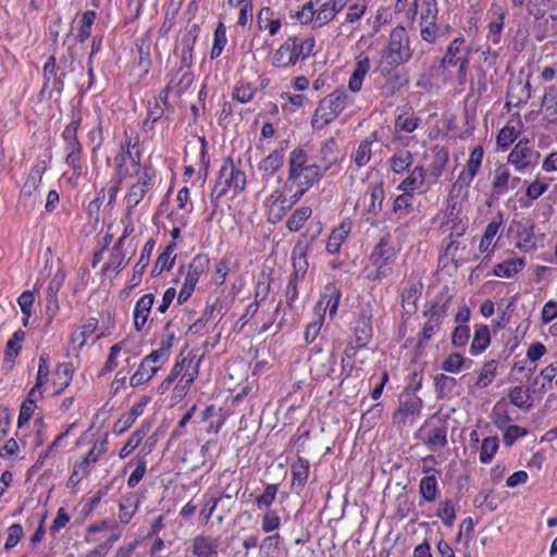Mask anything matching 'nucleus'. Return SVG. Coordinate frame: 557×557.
Listing matches in <instances>:
<instances>
[{"instance_id": "obj_1", "label": "nucleus", "mask_w": 557, "mask_h": 557, "mask_svg": "<svg viewBox=\"0 0 557 557\" xmlns=\"http://www.w3.org/2000/svg\"><path fill=\"white\" fill-rule=\"evenodd\" d=\"M315 40L312 36H290L275 51L272 64L275 67H289L299 61L308 59L314 49Z\"/></svg>"}, {"instance_id": "obj_2", "label": "nucleus", "mask_w": 557, "mask_h": 557, "mask_svg": "<svg viewBox=\"0 0 557 557\" xmlns=\"http://www.w3.org/2000/svg\"><path fill=\"white\" fill-rule=\"evenodd\" d=\"M349 103V97L343 89H336L327 97L322 99L311 120V126L314 129H322L334 121Z\"/></svg>"}, {"instance_id": "obj_3", "label": "nucleus", "mask_w": 557, "mask_h": 557, "mask_svg": "<svg viewBox=\"0 0 557 557\" xmlns=\"http://www.w3.org/2000/svg\"><path fill=\"white\" fill-rule=\"evenodd\" d=\"M412 51L407 30L404 26H396L389 34V40L386 49L383 51L382 59L388 65H400L410 60Z\"/></svg>"}, {"instance_id": "obj_4", "label": "nucleus", "mask_w": 557, "mask_h": 557, "mask_svg": "<svg viewBox=\"0 0 557 557\" xmlns=\"http://www.w3.org/2000/svg\"><path fill=\"white\" fill-rule=\"evenodd\" d=\"M397 252L389 245L388 236H383L379 244L373 248L370 255L371 264L375 268L368 277L373 281H381L393 273V263L396 260Z\"/></svg>"}, {"instance_id": "obj_5", "label": "nucleus", "mask_w": 557, "mask_h": 557, "mask_svg": "<svg viewBox=\"0 0 557 557\" xmlns=\"http://www.w3.org/2000/svg\"><path fill=\"white\" fill-rule=\"evenodd\" d=\"M471 47L466 42L465 38H455L441 61L443 67H458V81L463 84L467 81V72L470 62Z\"/></svg>"}, {"instance_id": "obj_6", "label": "nucleus", "mask_w": 557, "mask_h": 557, "mask_svg": "<svg viewBox=\"0 0 557 557\" xmlns=\"http://www.w3.org/2000/svg\"><path fill=\"white\" fill-rule=\"evenodd\" d=\"M377 72L382 77V82L379 83V91L385 99L395 96L409 84L408 71L399 65L382 64L377 67Z\"/></svg>"}, {"instance_id": "obj_7", "label": "nucleus", "mask_w": 557, "mask_h": 557, "mask_svg": "<svg viewBox=\"0 0 557 557\" xmlns=\"http://www.w3.org/2000/svg\"><path fill=\"white\" fill-rule=\"evenodd\" d=\"M81 124V117L73 119V121L65 126L62 138L65 143L66 150V163L74 170L75 173H81L82 164H81V156H82V145L77 138V131Z\"/></svg>"}, {"instance_id": "obj_8", "label": "nucleus", "mask_w": 557, "mask_h": 557, "mask_svg": "<svg viewBox=\"0 0 557 557\" xmlns=\"http://www.w3.org/2000/svg\"><path fill=\"white\" fill-rule=\"evenodd\" d=\"M448 304L449 299H446L443 304H438L436 301L423 312V315L428 318V321L425 322L418 339L419 346L425 345V343L433 336L435 330L447 314Z\"/></svg>"}, {"instance_id": "obj_9", "label": "nucleus", "mask_w": 557, "mask_h": 557, "mask_svg": "<svg viewBox=\"0 0 557 557\" xmlns=\"http://www.w3.org/2000/svg\"><path fill=\"white\" fill-rule=\"evenodd\" d=\"M153 173H151L149 169H145L138 181L131 186L129 191L125 197L128 214L140 203L146 194L153 187Z\"/></svg>"}, {"instance_id": "obj_10", "label": "nucleus", "mask_w": 557, "mask_h": 557, "mask_svg": "<svg viewBox=\"0 0 557 557\" xmlns=\"http://www.w3.org/2000/svg\"><path fill=\"white\" fill-rule=\"evenodd\" d=\"M528 140H520L508 156V162L513 164L518 171H523L540 159V152L528 145Z\"/></svg>"}, {"instance_id": "obj_11", "label": "nucleus", "mask_w": 557, "mask_h": 557, "mask_svg": "<svg viewBox=\"0 0 557 557\" xmlns=\"http://www.w3.org/2000/svg\"><path fill=\"white\" fill-rule=\"evenodd\" d=\"M372 317L373 312L370 304H367L360 311L358 319L356 320V324L354 327V336L351 337L355 341L357 346H367L371 341L373 335L372 330Z\"/></svg>"}, {"instance_id": "obj_12", "label": "nucleus", "mask_w": 557, "mask_h": 557, "mask_svg": "<svg viewBox=\"0 0 557 557\" xmlns=\"http://www.w3.org/2000/svg\"><path fill=\"white\" fill-rule=\"evenodd\" d=\"M220 180H224L235 194H239L245 189L246 175L235 165L232 158H225L219 171Z\"/></svg>"}, {"instance_id": "obj_13", "label": "nucleus", "mask_w": 557, "mask_h": 557, "mask_svg": "<svg viewBox=\"0 0 557 557\" xmlns=\"http://www.w3.org/2000/svg\"><path fill=\"white\" fill-rule=\"evenodd\" d=\"M325 173L315 163L309 164L304 171L300 182H297V188L292 196L290 202H298L310 187L321 181Z\"/></svg>"}, {"instance_id": "obj_14", "label": "nucleus", "mask_w": 557, "mask_h": 557, "mask_svg": "<svg viewBox=\"0 0 557 557\" xmlns=\"http://www.w3.org/2000/svg\"><path fill=\"white\" fill-rule=\"evenodd\" d=\"M383 200L384 189L382 184L370 185L362 196L364 214L368 215L367 220L376 216L381 212Z\"/></svg>"}, {"instance_id": "obj_15", "label": "nucleus", "mask_w": 557, "mask_h": 557, "mask_svg": "<svg viewBox=\"0 0 557 557\" xmlns=\"http://www.w3.org/2000/svg\"><path fill=\"white\" fill-rule=\"evenodd\" d=\"M315 235H312L308 238L304 235L298 243L295 245L293 249V265H294V274L293 277L297 278L298 275H304L308 269L307 253L309 247L314 239Z\"/></svg>"}, {"instance_id": "obj_16", "label": "nucleus", "mask_w": 557, "mask_h": 557, "mask_svg": "<svg viewBox=\"0 0 557 557\" xmlns=\"http://www.w3.org/2000/svg\"><path fill=\"white\" fill-rule=\"evenodd\" d=\"M339 158V148L335 138L331 137L322 143L318 161L314 162L321 170L327 172Z\"/></svg>"}, {"instance_id": "obj_17", "label": "nucleus", "mask_w": 557, "mask_h": 557, "mask_svg": "<svg viewBox=\"0 0 557 557\" xmlns=\"http://www.w3.org/2000/svg\"><path fill=\"white\" fill-rule=\"evenodd\" d=\"M319 2L315 22L319 26L330 23L346 5L347 0H314Z\"/></svg>"}, {"instance_id": "obj_18", "label": "nucleus", "mask_w": 557, "mask_h": 557, "mask_svg": "<svg viewBox=\"0 0 557 557\" xmlns=\"http://www.w3.org/2000/svg\"><path fill=\"white\" fill-rule=\"evenodd\" d=\"M483 159V148L476 146L472 149L466 169L459 174L456 184L469 186L478 174Z\"/></svg>"}, {"instance_id": "obj_19", "label": "nucleus", "mask_w": 557, "mask_h": 557, "mask_svg": "<svg viewBox=\"0 0 557 557\" xmlns=\"http://www.w3.org/2000/svg\"><path fill=\"white\" fill-rule=\"evenodd\" d=\"M371 62L368 55L360 53L355 63V69L348 81V88L352 92H358L362 88V83L366 75L369 73Z\"/></svg>"}, {"instance_id": "obj_20", "label": "nucleus", "mask_w": 557, "mask_h": 557, "mask_svg": "<svg viewBox=\"0 0 557 557\" xmlns=\"http://www.w3.org/2000/svg\"><path fill=\"white\" fill-rule=\"evenodd\" d=\"M154 302L152 294H146L136 302L134 310V326L137 331L145 329Z\"/></svg>"}, {"instance_id": "obj_21", "label": "nucleus", "mask_w": 557, "mask_h": 557, "mask_svg": "<svg viewBox=\"0 0 557 557\" xmlns=\"http://www.w3.org/2000/svg\"><path fill=\"white\" fill-rule=\"evenodd\" d=\"M75 58L76 53L74 47L69 46L67 53L61 57L60 62L58 64L60 75L55 77L52 83V87L58 94H61L64 88V77L67 75V73L74 71Z\"/></svg>"}, {"instance_id": "obj_22", "label": "nucleus", "mask_w": 557, "mask_h": 557, "mask_svg": "<svg viewBox=\"0 0 557 557\" xmlns=\"http://www.w3.org/2000/svg\"><path fill=\"white\" fill-rule=\"evenodd\" d=\"M422 408V400L418 396L407 395L400 400L398 410L394 413L396 422L405 423L409 417L419 414Z\"/></svg>"}, {"instance_id": "obj_23", "label": "nucleus", "mask_w": 557, "mask_h": 557, "mask_svg": "<svg viewBox=\"0 0 557 557\" xmlns=\"http://www.w3.org/2000/svg\"><path fill=\"white\" fill-rule=\"evenodd\" d=\"M236 502L232 496L231 498L221 494L218 497L211 496V506L209 507V512L206 515V520L208 521L210 517L216 511V520L222 523L225 519V516L232 511L235 507Z\"/></svg>"}, {"instance_id": "obj_24", "label": "nucleus", "mask_w": 557, "mask_h": 557, "mask_svg": "<svg viewBox=\"0 0 557 557\" xmlns=\"http://www.w3.org/2000/svg\"><path fill=\"white\" fill-rule=\"evenodd\" d=\"M64 275L55 274L54 277L49 282L46 293V313L48 315V322L54 318L55 313L59 310L58 304V292L63 283Z\"/></svg>"}, {"instance_id": "obj_25", "label": "nucleus", "mask_w": 557, "mask_h": 557, "mask_svg": "<svg viewBox=\"0 0 557 557\" xmlns=\"http://www.w3.org/2000/svg\"><path fill=\"white\" fill-rule=\"evenodd\" d=\"M432 162L429 165V173L435 181L443 174V171L448 162L449 152L444 146L434 145L431 149Z\"/></svg>"}, {"instance_id": "obj_26", "label": "nucleus", "mask_w": 557, "mask_h": 557, "mask_svg": "<svg viewBox=\"0 0 557 557\" xmlns=\"http://www.w3.org/2000/svg\"><path fill=\"white\" fill-rule=\"evenodd\" d=\"M46 170L47 160L38 159L22 188L23 196L30 197L33 195V193L37 189L39 183L41 182V177Z\"/></svg>"}, {"instance_id": "obj_27", "label": "nucleus", "mask_w": 557, "mask_h": 557, "mask_svg": "<svg viewBox=\"0 0 557 557\" xmlns=\"http://www.w3.org/2000/svg\"><path fill=\"white\" fill-rule=\"evenodd\" d=\"M141 500V495L137 492H131L120 502L119 518L122 523H128L137 510Z\"/></svg>"}, {"instance_id": "obj_28", "label": "nucleus", "mask_w": 557, "mask_h": 557, "mask_svg": "<svg viewBox=\"0 0 557 557\" xmlns=\"http://www.w3.org/2000/svg\"><path fill=\"white\" fill-rule=\"evenodd\" d=\"M219 540L198 535L194 539L193 553L197 557H218Z\"/></svg>"}, {"instance_id": "obj_29", "label": "nucleus", "mask_w": 557, "mask_h": 557, "mask_svg": "<svg viewBox=\"0 0 557 557\" xmlns=\"http://www.w3.org/2000/svg\"><path fill=\"white\" fill-rule=\"evenodd\" d=\"M257 24L259 29L268 30L270 36H275L282 26L281 20L274 18V12L269 7H264L259 11Z\"/></svg>"}, {"instance_id": "obj_30", "label": "nucleus", "mask_w": 557, "mask_h": 557, "mask_svg": "<svg viewBox=\"0 0 557 557\" xmlns=\"http://www.w3.org/2000/svg\"><path fill=\"white\" fill-rule=\"evenodd\" d=\"M423 284L420 281H408V286L401 294L404 309L411 313L416 311V302L422 293Z\"/></svg>"}, {"instance_id": "obj_31", "label": "nucleus", "mask_w": 557, "mask_h": 557, "mask_svg": "<svg viewBox=\"0 0 557 557\" xmlns=\"http://www.w3.org/2000/svg\"><path fill=\"white\" fill-rule=\"evenodd\" d=\"M426 171L423 165H417L409 175L399 184L398 189L403 191H413L424 185Z\"/></svg>"}, {"instance_id": "obj_32", "label": "nucleus", "mask_w": 557, "mask_h": 557, "mask_svg": "<svg viewBox=\"0 0 557 557\" xmlns=\"http://www.w3.org/2000/svg\"><path fill=\"white\" fill-rule=\"evenodd\" d=\"M209 262L208 256L202 253L197 255L188 265L185 282L196 286L200 275L208 269Z\"/></svg>"}, {"instance_id": "obj_33", "label": "nucleus", "mask_w": 557, "mask_h": 557, "mask_svg": "<svg viewBox=\"0 0 557 557\" xmlns=\"http://www.w3.org/2000/svg\"><path fill=\"white\" fill-rule=\"evenodd\" d=\"M542 107L545 108L544 120L547 123H557V86H549L544 95Z\"/></svg>"}, {"instance_id": "obj_34", "label": "nucleus", "mask_w": 557, "mask_h": 557, "mask_svg": "<svg viewBox=\"0 0 557 557\" xmlns=\"http://www.w3.org/2000/svg\"><path fill=\"white\" fill-rule=\"evenodd\" d=\"M107 451V440L97 441L88 454L77 463L78 470L83 475L89 473L90 463L97 462L99 457Z\"/></svg>"}, {"instance_id": "obj_35", "label": "nucleus", "mask_w": 557, "mask_h": 557, "mask_svg": "<svg viewBox=\"0 0 557 557\" xmlns=\"http://www.w3.org/2000/svg\"><path fill=\"white\" fill-rule=\"evenodd\" d=\"M412 162V153L407 149L397 150L388 160L391 170L396 174L408 171Z\"/></svg>"}, {"instance_id": "obj_36", "label": "nucleus", "mask_w": 557, "mask_h": 557, "mask_svg": "<svg viewBox=\"0 0 557 557\" xmlns=\"http://www.w3.org/2000/svg\"><path fill=\"white\" fill-rule=\"evenodd\" d=\"M154 247L153 240H148L141 251V256L137 263L134 267L133 276H132V284L133 286L138 285L141 282L143 273L146 269V267L149 264L150 256L152 253Z\"/></svg>"}, {"instance_id": "obj_37", "label": "nucleus", "mask_w": 557, "mask_h": 557, "mask_svg": "<svg viewBox=\"0 0 557 557\" xmlns=\"http://www.w3.org/2000/svg\"><path fill=\"white\" fill-rule=\"evenodd\" d=\"M145 406H146L145 401L144 403L135 404L126 414L121 417L114 423V426H113L114 433L122 434L127 429H129L134 424V422L136 421L137 417L143 413Z\"/></svg>"}, {"instance_id": "obj_38", "label": "nucleus", "mask_w": 557, "mask_h": 557, "mask_svg": "<svg viewBox=\"0 0 557 557\" xmlns=\"http://www.w3.org/2000/svg\"><path fill=\"white\" fill-rule=\"evenodd\" d=\"M423 443L432 450L444 448L447 445V429L446 426L438 425L430 429L425 437L422 438Z\"/></svg>"}, {"instance_id": "obj_39", "label": "nucleus", "mask_w": 557, "mask_h": 557, "mask_svg": "<svg viewBox=\"0 0 557 557\" xmlns=\"http://www.w3.org/2000/svg\"><path fill=\"white\" fill-rule=\"evenodd\" d=\"M310 463L304 457H298L292 465L293 487L302 488L309 475Z\"/></svg>"}, {"instance_id": "obj_40", "label": "nucleus", "mask_w": 557, "mask_h": 557, "mask_svg": "<svg viewBox=\"0 0 557 557\" xmlns=\"http://www.w3.org/2000/svg\"><path fill=\"white\" fill-rule=\"evenodd\" d=\"M349 232L350 226L345 223H342L338 227L334 228L327 238L326 250L330 253L338 252Z\"/></svg>"}, {"instance_id": "obj_41", "label": "nucleus", "mask_w": 557, "mask_h": 557, "mask_svg": "<svg viewBox=\"0 0 557 557\" xmlns=\"http://www.w3.org/2000/svg\"><path fill=\"white\" fill-rule=\"evenodd\" d=\"M284 164L283 150L275 149L268 157H265L259 164V170L267 175L274 174Z\"/></svg>"}, {"instance_id": "obj_42", "label": "nucleus", "mask_w": 557, "mask_h": 557, "mask_svg": "<svg viewBox=\"0 0 557 557\" xmlns=\"http://www.w3.org/2000/svg\"><path fill=\"white\" fill-rule=\"evenodd\" d=\"M523 267H524L523 259H519V258L510 259V260H506L504 262L497 263L494 267L493 272L496 276H499V277H510L513 274L521 271L523 269Z\"/></svg>"}, {"instance_id": "obj_43", "label": "nucleus", "mask_w": 557, "mask_h": 557, "mask_svg": "<svg viewBox=\"0 0 557 557\" xmlns=\"http://www.w3.org/2000/svg\"><path fill=\"white\" fill-rule=\"evenodd\" d=\"M491 342L490 330L486 325H479L475 329L470 351L473 355L480 354L487 348Z\"/></svg>"}, {"instance_id": "obj_44", "label": "nucleus", "mask_w": 557, "mask_h": 557, "mask_svg": "<svg viewBox=\"0 0 557 557\" xmlns=\"http://www.w3.org/2000/svg\"><path fill=\"white\" fill-rule=\"evenodd\" d=\"M125 253L121 240H117L110 253L109 260L106 262L103 270L112 269L117 274L124 268Z\"/></svg>"}, {"instance_id": "obj_45", "label": "nucleus", "mask_w": 557, "mask_h": 557, "mask_svg": "<svg viewBox=\"0 0 557 557\" xmlns=\"http://www.w3.org/2000/svg\"><path fill=\"white\" fill-rule=\"evenodd\" d=\"M159 370V367L141 361L137 371L132 375L129 383L133 387L148 382Z\"/></svg>"}, {"instance_id": "obj_46", "label": "nucleus", "mask_w": 557, "mask_h": 557, "mask_svg": "<svg viewBox=\"0 0 557 557\" xmlns=\"http://www.w3.org/2000/svg\"><path fill=\"white\" fill-rule=\"evenodd\" d=\"M197 36L189 32L182 40V52H181V64L183 67H190L193 64V50L196 42Z\"/></svg>"}, {"instance_id": "obj_47", "label": "nucleus", "mask_w": 557, "mask_h": 557, "mask_svg": "<svg viewBox=\"0 0 557 557\" xmlns=\"http://www.w3.org/2000/svg\"><path fill=\"white\" fill-rule=\"evenodd\" d=\"M499 448L497 436H488L482 441L479 459L482 463H490Z\"/></svg>"}, {"instance_id": "obj_48", "label": "nucleus", "mask_w": 557, "mask_h": 557, "mask_svg": "<svg viewBox=\"0 0 557 557\" xmlns=\"http://www.w3.org/2000/svg\"><path fill=\"white\" fill-rule=\"evenodd\" d=\"M98 327V320L90 318L87 322L78 330L74 331L71 341L77 343L79 347L84 346L88 336H90Z\"/></svg>"}, {"instance_id": "obj_49", "label": "nucleus", "mask_w": 557, "mask_h": 557, "mask_svg": "<svg viewBox=\"0 0 557 557\" xmlns=\"http://www.w3.org/2000/svg\"><path fill=\"white\" fill-rule=\"evenodd\" d=\"M312 210L309 207H301L294 211L286 222V226L292 232L299 231L304 223L311 216Z\"/></svg>"}, {"instance_id": "obj_50", "label": "nucleus", "mask_w": 557, "mask_h": 557, "mask_svg": "<svg viewBox=\"0 0 557 557\" xmlns=\"http://www.w3.org/2000/svg\"><path fill=\"white\" fill-rule=\"evenodd\" d=\"M148 431L149 426H141L139 430L135 431L120 450V458L127 457L141 443L148 434Z\"/></svg>"}, {"instance_id": "obj_51", "label": "nucleus", "mask_w": 557, "mask_h": 557, "mask_svg": "<svg viewBox=\"0 0 557 557\" xmlns=\"http://www.w3.org/2000/svg\"><path fill=\"white\" fill-rule=\"evenodd\" d=\"M508 397L510 403L518 408L529 410L532 406L531 404H528L530 399L529 389H524L522 386H515L510 388Z\"/></svg>"}, {"instance_id": "obj_52", "label": "nucleus", "mask_w": 557, "mask_h": 557, "mask_svg": "<svg viewBox=\"0 0 557 557\" xmlns=\"http://www.w3.org/2000/svg\"><path fill=\"white\" fill-rule=\"evenodd\" d=\"M496 372H497V361L496 360H490V361L485 362L480 374H479L475 385L479 388H485L487 385H490L493 382V380L496 376Z\"/></svg>"}, {"instance_id": "obj_53", "label": "nucleus", "mask_w": 557, "mask_h": 557, "mask_svg": "<svg viewBox=\"0 0 557 557\" xmlns=\"http://www.w3.org/2000/svg\"><path fill=\"white\" fill-rule=\"evenodd\" d=\"M226 42V27L220 22L214 30L213 46L210 53L211 59H216L221 55Z\"/></svg>"}, {"instance_id": "obj_54", "label": "nucleus", "mask_w": 557, "mask_h": 557, "mask_svg": "<svg viewBox=\"0 0 557 557\" xmlns=\"http://www.w3.org/2000/svg\"><path fill=\"white\" fill-rule=\"evenodd\" d=\"M57 384L59 389L57 394L64 391L71 383L73 376L72 364L70 362L60 363L55 370Z\"/></svg>"}, {"instance_id": "obj_55", "label": "nucleus", "mask_w": 557, "mask_h": 557, "mask_svg": "<svg viewBox=\"0 0 557 557\" xmlns=\"http://www.w3.org/2000/svg\"><path fill=\"white\" fill-rule=\"evenodd\" d=\"M420 493L426 502H434L437 494V480L435 475H428L420 481Z\"/></svg>"}, {"instance_id": "obj_56", "label": "nucleus", "mask_w": 557, "mask_h": 557, "mask_svg": "<svg viewBox=\"0 0 557 557\" xmlns=\"http://www.w3.org/2000/svg\"><path fill=\"white\" fill-rule=\"evenodd\" d=\"M312 364V370L319 377L330 376L334 371L335 357L333 354H329L321 358L320 363L318 360H313Z\"/></svg>"}, {"instance_id": "obj_57", "label": "nucleus", "mask_w": 557, "mask_h": 557, "mask_svg": "<svg viewBox=\"0 0 557 557\" xmlns=\"http://www.w3.org/2000/svg\"><path fill=\"white\" fill-rule=\"evenodd\" d=\"M456 385L457 380L446 374H438L435 377V389L440 398H444L449 395Z\"/></svg>"}, {"instance_id": "obj_58", "label": "nucleus", "mask_w": 557, "mask_h": 557, "mask_svg": "<svg viewBox=\"0 0 557 557\" xmlns=\"http://www.w3.org/2000/svg\"><path fill=\"white\" fill-rule=\"evenodd\" d=\"M437 13V3L435 0H423L420 24H436Z\"/></svg>"}, {"instance_id": "obj_59", "label": "nucleus", "mask_w": 557, "mask_h": 557, "mask_svg": "<svg viewBox=\"0 0 557 557\" xmlns=\"http://www.w3.org/2000/svg\"><path fill=\"white\" fill-rule=\"evenodd\" d=\"M180 364L183 367L181 383L186 381V385H191L198 375V361H195L194 358H184Z\"/></svg>"}, {"instance_id": "obj_60", "label": "nucleus", "mask_w": 557, "mask_h": 557, "mask_svg": "<svg viewBox=\"0 0 557 557\" xmlns=\"http://www.w3.org/2000/svg\"><path fill=\"white\" fill-rule=\"evenodd\" d=\"M25 333L22 330L14 332L13 336L8 341L5 346V360L12 361L21 350L20 343L24 339Z\"/></svg>"}, {"instance_id": "obj_61", "label": "nucleus", "mask_w": 557, "mask_h": 557, "mask_svg": "<svg viewBox=\"0 0 557 557\" xmlns=\"http://www.w3.org/2000/svg\"><path fill=\"white\" fill-rule=\"evenodd\" d=\"M96 20V12L95 11H86L81 21V26L78 28L77 33V39L81 42H84L91 34V27Z\"/></svg>"}, {"instance_id": "obj_62", "label": "nucleus", "mask_w": 557, "mask_h": 557, "mask_svg": "<svg viewBox=\"0 0 557 557\" xmlns=\"http://www.w3.org/2000/svg\"><path fill=\"white\" fill-rule=\"evenodd\" d=\"M510 180V172L505 165H499L495 170L494 181H493V189L498 194L504 193Z\"/></svg>"}, {"instance_id": "obj_63", "label": "nucleus", "mask_w": 557, "mask_h": 557, "mask_svg": "<svg viewBox=\"0 0 557 557\" xmlns=\"http://www.w3.org/2000/svg\"><path fill=\"white\" fill-rule=\"evenodd\" d=\"M436 516L448 527L453 525L456 518L454 504L449 499L440 503Z\"/></svg>"}, {"instance_id": "obj_64", "label": "nucleus", "mask_w": 557, "mask_h": 557, "mask_svg": "<svg viewBox=\"0 0 557 557\" xmlns=\"http://www.w3.org/2000/svg\"><path fill=\"white\" fill-rule=\"evenodd\" d=\"M256 89L249 83L239 82L233 90V98L242 103L249 102L255 96Z\"/></svg>"}]
</instances>
